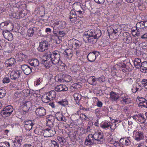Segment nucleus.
<instances>
[{
  "instance_id": "obj_14",
  "label": "nucleus",
  "mask_w": 147,
  "mask_h": 147,
  "mask_svg": "<svg viewBox=\"0 0 147 147\" xmlns=\"http://www.w3.org/2000/svg\"><path fill=\"white\" fill-rule=\"evenodd\" d=\"M66 24L65 21H59L57 22L54 23L53 26H51L53 28V27H56V29L58 28V30L62 29L64 28L66 26Z\"/></svg>"
},
{
  "instance_id": "obj_2",
  "label": "nucleus",
  "mask_w": 147,
  "mask_h": 147,
  "mask_svg": "<svg viewBox=\"0 0 147 147\" xmlns=\"http://www.w3.org/2000/svg\"><path fill=\"white\" fill-rule=\"evenodd\" d=\"M51 54H46L43 56L41 63L44 65L47 68H48L52 66Z\"/></svg>"
},
{
  "instance_id": "obj_35",
  "label": "nucleus",
  "mask_w": 147,
  "mask_h": 147,
  "mask_svg": "<svg viewBox=\"0 0 147 147\" xmlns=\"http://www.w3.org/2000/svg\"><path fill=\"white\" fill-rule=\"evenodd\" d=\"M131 100L129 97L127 96L123 100H121L120 102L123 104H127L131 102Z\"/></svg>"
},
{
  "instance_id": "obj_53",
  "label": "nucleus",
  "mask_w": 147,
  "mask_h": 147,
  "mask_svg": "<svg viewBox=\"0 0 147 147\" xmlns=\"http://www.w3.org/2000/svg\"><path fill=\"white\" fill-rule=\"evenodd\" d=\"M23 92L24 94V95L26 96H29L30 94V92L29 90L26 89L23 90Z\"/></svg>"
},
{
  "instance_id": "obj_27",
  "label": "nucleus",
  "mask_w": 147,
  "mask_h": 147,
  "mask_svg": "<svg viewBox=\"0 0 147 147\" xmlns=\"http://www.w3.org/2000/svg\"><path fill=\"white\" fill-rule=\"evenodd\" d=\"M34 123L31 120H29L25 122V127L27 130L30 131L32 128Z\"/></svg>"
},
{
  "instance_id": "obj_21",
  "label": "nucleus",
  "mask_w": 147,
  "mask_h": 147,
  "mask_svg": "<svg viewBox=\"0 0 147 147\" xmlns=\"http://www.w3.org/2000/svg\"><path fill=\"white\" fill-rule=\"evenodd\" d=\"M16 61L15 59L13 58H11L5 61V65L8 67H11L14 66L15 64Z\"/></svg>"
},
{
  "instance_id": "obj_45",
  "label": "nucleus",
  "mask_w": 147,
  "mask_h": 147,
  "mask_svg": "<svg viewBox=\"0 0 147 147\" xmlns=\"http://www.w3.org/2000/svg\"><path fill=\"white\" fill-rule=\"evenodd\" d=\"M143 22L142 21H141L140 22L137 23L136 24V30H141V29L140 26V24L142 25V27H143L144 26L143 24Z\"/></svg>"
},
{
  "instance_id": "obj_32",
  "label": "nucleus",
  "mask_w": 147,
  "mask_h": 147,
  "mask_svg": "<svg viewBox=\"0 0 147 147\" xmlns=\"http://www.w3.org/2000/svg\"><path fill=\"white\" fill-rule=\"evenodd\" d=\"M111 99L112 100L116 101L119 98V96L113 92H111L110 94Z\"/></svg>"
},
{
  "instance_id": "obj_6",
  "label": "nucleus",
  "mask_w": 147,
  "mask_h": 147,
  "mask_svg": "<svg viewBox=\"0 0 147 147\" xmlns=\"http://www.w3.org/2000/svg\"><path fill=\"white\" fill-rule=\"evenodd\" d=\"M103 135V134L101 132H95L93 135L95 142L97 141L98 143L101 144L104 141Z\"/></svg>"
},
{
  "instance_id": "obj_29",
  "label": "nucleus",
  "mask_w": 147,
  "mask_h": 147,
  "mask_svg": "<svg viewBox=\"0 0 147 147\" xmlns=\"http://www.w3.org/2000/svg\"><path fill=\"white\" fill-rule=\"evenodd\" d=\"M5 50V52L11 53L13 48L12 45L9 44L8 43H6L4 47V49Z\"/></svg>"
},
{
  "instance_id": "obj_50",
  "label": "nucleus",
  "mask_w": 147,
  "mask_h": 147,
  "mask_svg": "<svg viewBox=\"0 0 147 147\" xmlns=\"http://www.w3.org/2000/svg\"><path fill=\"white\" fill-rule=\"evenodd\" d=\"M76 14H77V16H78V17L81 18L83 17V14L82 13V11L79 10L76 11Z\"/></svg>"
},
{
  "instance_id": "obj_3",
  "label": "nucleus",
  "mask_w": 147,
  "mask_h": 147,
  "mask_svg": "<svg viewBox=\"0 0 147 147\" xmlns=\"http://www.w3.org/2000/svg\"><path fill=\"white\" fill-rule=\"evenodd\" d=\"M13 24L9 20L2 22L0 24V28L3 32L5 30L9 31L13 30Z\"/></svg>"
},
{
  "instance_id": "obj_47",
  "label": "nucleus",
  "mask_w": 147,
  "mask_h": 147,
  "mask_svg": "<svg viewBox=\"0 0 147 147\" xmlns=\"http://www.w3.org/2000/svg\"><path fill=\"white\" fill-rule=\"evenodd\" d=\"M141 84L146 88L147 89V79H144L141 82Z\"/></svg>"
},
{
  "instance_id": "obj_28",
  "label": "nucleus",
  "mask_w": 147,
  "mask_h": 147,
  "mask_svg": "<svg viewBox=\"0 0 147 147\" xmlns=\"http://www.w3.org/2000/svg\"><path fill=\"white\" fill-rule=\"evenodd\" d=\"M141 59L138 58H136L134 61V65L137 68H140L141 69H144L141 68Z\"/></svg>"
},
{
  "instance_id": "obj_19",
  "label": "nucleus",
  "mask_w": 147,
  "mask_h": 147,
  "mask_svg": "<svg viewBox=\"0 0 147 147\" xmlns=\"http://www.w3.org/2000/svg\"><path fill=\"white\" fill-rule=\"evenodd\" d=\"M20 68L24 74L26 75H29L32 72L31 68L26 64L22 65Z\"/></svg>"
},
{
  "instance_id": "obj_16",
  "label": "nucleus",
  "mask_w": 147,
  "mask_h": 147,
  "mask_svg": "<svg viewBox=\"0 0 147 147\" xmlns=\"http://www.w3.org/2000/svg\"><path fill=\"white\" fill-rule=\"evenodd\" d=\"M123 41L125 43L128 44L131 42L132 37L131 34L127 32L123 34Z\"/></svg>"
},
{
  "instance_id": "obj_23",
  "label": "nucleus",
  "mask_w": 147,
  "mask_h": 147,
  "mask_svg": "<svg viewBox=\"0 0 147 147\" xmlns=\"http://www.w3.org/2000/svg\"><path fill=\"white\" fill-rule=\"evenodd\" d=\"M77 14L76 11L74 10H71L70 13L69 18L70 21L72 22H74L77 20Z\"/></svg>"
},
{
  "instance_id": "obj_8",
  "label": "nucleus",
  "mask_w": 147,
  "mask_h": 147,
  "mask_svg": "<svg viewBox=\"0 0 147 147\" xmlns=\"http://www.w3.org/2000/svg\"><path fill=\"white\" fill-rule=\"evenodd\" d=\"M21 107L23 110L25 112L30 111L32 109V104L29 101H26L22 103Z\"/></svg>"
},
{
  "instance_id": "obj_7",
  "label": "nucleus",
  "mask_w": 147,
  "mask_h": 147,
  "mask_svg": "<svg viewBox=\"0 0 147 147\" xmlns=\"http://www.w3.org/2000/svg\"><path fill=\"white\" fill-rule=\"evenodd\" d=\"M62 76V74L57 75L55 78V81L60 82H63L64 81L66 82H69L70 81L71 77L70 76L67 75L65 76L63 78L61 77Z\"/></svg>"
},
{
  "instance_id": "obj_30",
  "label": "nucleus",
  "mask_w": 147,
  "mask_h": 147,
  "mask_svg": "<svg viewBox=\"0 0 147 147\" xmlns=\"http://www.w3.org/2000/svg\"><path fill=\"white\" fill-rule=\"evenodd\" d=\"M29 64L31 66L34 67L38 66L39 64V61L36 59H33L29 61Z\"/></svg>"
},
{
  "instance_id": "obj_44",
  "label": "nucleus",
  "mask_w": 147,
  "mask_h": 147,
  "mask_svg": "<svg viewBox=\"0 0 147 147\" xmlns=\"http://www.w3.org/2000/svg\"><path fill=\"white\" fill-rule=\"evenodd\" d=\"M2 81L3 83L4 84L8 83L10 82V80L8 76H6L4 77Z\"/></svg>"
},
{
  "instance_id": "obj_5",
  "label": "nucleus",
  "mask_w": 147,
  "mask_h": 147,
  "mask_svg": "<svg viewBox=\"0 0 147 147\" xmlns=\"http://www.w3.org/2000/svg\"><path fill=\"white\" fill-rule=\"evenodd\" d=\"M13 107L11 105L6 107L1 112V114L4 117H6L10 116L13 111Z\"/></svg>"
},
{
  "instance_id": "obj_56",
  "label": "nucleus",
  "mask_w": 147,
  "mask_h": 147,
  "mask_svg": "<svg viewBox=\"0 0 147 147\" xmlns=\"http://www.w3.org/2000/svg\"><path fill=\"white\" fill-rule=\"evenodd\" d=\"M51 142L52 143V144L51 145V146H59V144L58 143V142H57V141H55L54 140H51Z\"/></svg>"
},
{
  "instance_id": "obj_49",
  "label": "nucleus",
  "mask_w": 147,
  "mask_h": 147,
  "mask_svg": "<svg viewBox=\"0 0 147 147\" xmlns=\"http://www.w3.org/2000/svg\"><path fill=\"white\" fill-rule=\"evenodd\" d=\"M140 45L143 49H146L147 48V43L145 42L141 43Z\"/></svg>"
},
{
  "instance_id": "obj_4",
  "label": "nucleus",
  "mask_w": 147,
  "mask_h": 147,
  "mask_svg": "<svg viewBox=\"0 0 147 147\" xmlns=\"http://www.w3.org/2000/svg\"><path fill=\"white\" fill-rule=\"evenodd\" d=\"M51 55L52 64L55 65L59 63L60 59V52L57 50L51 53Z\"/></svg>"
},
{
  "instance_id": "obj_63",
  "label": "nucleus",
  "mask_w": 147,
  "mask_h": 147,
  "mask_svg": "<svg viewBox=\"0 0 147 147\" xmlns=\"http://www.w3.org/2000/svg\"><path fill=\"white\" fill-rule=\"evenodd\" d=\"M143 24L144 26L143 27L145 28H147V21H143Z\"/></svg>"
},
{
  "instance_id": "obj_51",
  "label": "nucleus",
  "mask_w": 147,
  "mask_h": 147,
  "mask_svg": "<svg viewBox=\"0 0 147 147\" xmlns=\"http://www.w3.org/2000/svg\"><path fill=\"white\" fill-rule=\"evenodd\" d=\"M80 117L83 119L84 120L88 121L90 120L89 118L85 114H81L80 115Z\"/></svg>"
},
{
  "instance_id": "obj_31",
  "label": "nucleus",
  "mask_w": 147,
  "mask_h": 147,
  "mask_svg": "<svg viewBox=\"0 0 147 147\" xmlns=\"http://www.w3.org/2000/svg\"><path fill=\"white\" fill-rule=\"evenodd\" d=\"M118 68L120 70H122L123 72H126L128 69H127L126 65L123 63H119L118 65Z\"/></svg>"
},
{
  "instance_id": "obj_64",
  "label": "nucleus",
  "mask_w": 147,
  "mask_h": 147,
  "mask_svg": "<svg viewBox=\"0 0 147 147\" xmlns=\"http://www.w3.org/2000/svg\"><path fill=\"white\" fill-rule=\"evenodd\" d=\"M42 82V80L41 79L39 78L36 81V85H39L40 83H41Z\"/></svg>"
},
{
  "instance_id": "obj_55",
  "label": "nucleus",
  "mask_w": 147,
  "mask_h": 147,
  "mask_svg": "<svg viewBox=\"0 0 147 147\" xmlns=\"http://www.w3.org/2000/svg\"><path fill=\"white\" fill-rule=\"evenodd\" d=\"M48 96H44L42 97V100L45 103H47L50 101V100H49Z\"/></svg>"
},
{
  "instance_id": "obj_39",
  "label": "nucleus",
  "mask_w": 147,
  "mask_h": 147,
  "mask_svg": "<svg viewBox=\"0 0 147 147\" xmlns=\"http://www.w3.org/2000/svg\"><path fill=\"white\" fill-rule=\"evenodd\" d=\"M34 33V29L33 28H30L28 29L27 31V35L29 36H32Z\"/></svg>"
},
{
  "instance_id": "obj_1",
  "label": "nucleus",
  "mask_w": 147,
  "mask_h": 147,
  "mask_svg": "<svg viewBox=\"0 0 147 147\" xmlns=\"http://www.w3.org/2000/svg\"><path fill=\"white\" fill-rule=\"evenodd\" d=\"M102 34L101 31L98 29L90 30L84 32L83 36V40L86 42L92 44L96 43Z\"/></svg>"
},
{
  "instance_id": "obj_48",
  "label": "nucleus",
  "mask_w": 147,
  "mask_h": 147,
  "mask_svg": "<svg viewBox=\"0 0 147 147\" xmlns=\"http://www.w3.org/2000/svg\"><path fill=\"white\" fill-rule=\"evenodd\" d=\"M58 103L63 106H65L67 105V100L60 101L58 102Z\"/></svg>"
},
{
  "instance_id": "obj_52",
  "label": "nucleus",
  "mask_w": 147,
  "mask_h": 147,
  "mask_svg": "<svg viewBox=\"0 0 147 147\" xmlns=\"http://www.w3.org/2000/svg\"><path fill=\"white\" fill-rule=\"evenodd\" d=\"M126 83L128 84H131L133 83L132 79L130 78H127L125 81Z\"/></svg>"
},
{
  "instance_id": "obj_38",
  "label": "nucleus",
  "mask_w": 147,
  "mask_h": 147,
  "mask_svg": "<svg viewBox=\"0 0 147 147\" xmlns=\"http://www.w3.org/2000/svg\"><path fill=\"white\" fill-rule=\"evenodd\" d=\"M56 120H58L59 121H66V119L65 118V116L61 114H59V116L56 118Z\"/></svg>"
},
{
  "instance_id": "obj_41",
  "label": "nucleus",
  "mask_w": 147,
  "mask_h": 147,
  "mask_svg": "<svg viewBox=\"0 0 147 147\" xmlns=\"http://www.w3.org/2000/svg\"><path fill=\"white\" fill-rule=\"evenodd\" d=\"M81 84L80 82L74 83L73 84L72 87L75 89H80L81 88V86L80 84Z\"/></svg>"
},
{
  "instance_id": "obj_12",
  "label": "nucleus",
  "mask_w": 147,
  "mask_h": 147,
  "mask_svg": "<svg viewBox=\"0 0 147 147\" xmlns=\"http://www.w3.org/2000/svg\"><path fill=\"white\" fill-rule=\"evenodd\" d=\"M99 54V52L96 51H93L90 52L87 56L88 59L89 61L93 62L96 59V56H97Z\"/></svg>"
},
{
  "instance_id": "obj_59",
  "label": "nucleus",
  "mask_w": 147,
  "mask_h": 147,
  "mask_svg": "<svg viewBox=\"0 0 147 147\" xmlns=\"http://www.w3.org/2000/svg\"><path fill=\"white\" fill-rule=\"evenodd\" d=\"M94 1L98 4H102L105 1V0H94Z\"/></svg>"
},
{
  "instance_id": "obj_37",
  "label": "nucleus",
  "mask_w": 147,
  "mask_h": 147,
  "mask_svg": "<svg viewBox=\"0 0 147 147\" xmlns=\"http://www.w3.org/2000/svg\"><path fill=\"white\" fill-rule=\"evenodd\" d=\"M69 50H67V51H65V55L64 56L65 57L69 59L71 58L73 56L72 53L71 52L69 51Z\"/></svg>"
},
{
  "instance_id": "obj_40",
  "label": "nucleus",
  "mask_w": 147,
  "mask_h": 147,
  "mask_svg": "<svg viewBox=\"0 0 147 147\" xmlns=\"http://www.w3.org/2000/svg\"><path fill=\"white\" fill-rule=\"evenodd\" d=\"M6 43L5 40L0 39V50L4 49Z\"/></svg>"
},
{
  "instance_id": "obj_34",
  "label": "nucleus",
  "mask_w": 147,
  "mask_h": 147,
  "mask_svg": "<svg viewBox=\"0 0 147 147\" xmlns=\"http://www.w3.org/2000/svg\"><path fill=\"white\" fill-rule=\"evenodd\" d=\"M16 57L19 58L20 60H24L27 57L26 55L24 54L22 52L17 53L16 55Z\"/></svg>"
},
{
  "instance_id": "obj_15",
  "label": "nucleus",
  "mask_w": 147,
  "mask_h": 147,
  "mask_svg": "<svg viewBox=\"0 0 147 147\" xmlns=\"http://www.w3.org/2000/svg\"><path fill=\"white\" fill-rule=\"evenodd\" d=\"M35 113L39 117H42L46 115V111L43 107H40L36 109Z\"/></svg>"
},
{
  "instance_id": "obj_10",
  "label": "nucleus",
  "mask_w": 147,
  "mask_h": 147,
  "mask_svg": "<svg viewBox=\"0 0 147 147\" xmlns=\"http://www.w3.org/2000/svg\"><path fill=\"white\" fill-rule=\"evenodd\" d=\"M55 134V130L49 127L44 130L43 135L45 137H49L53 136Z\"/></svg>"
},
{
  "instance_id": "obj_46",
  "label": "nucleus",
  "mask_w": 147,
  "mask_h": 147,
  "mask_svg": "<svg viewBox=\"0 0 147 147\" xmlns=\"http://www.w3.org/2000/svg\"><path fill=\"white\" fill-rule=\"evenodd\" d=\"M141 64V68L144 69H142V70H144L145 69V70H147V61H144Z\"/></svg>"
},
{
  "instance_id": "obj_18",
  "label": "nucleus",
  "mask_w": 147,
  "mask_h": 147,
  "mask_svg": "<svg viewBox=\"0 0 147 147\" xmlns=\"http://www.w3.org/2000/svg\"><path fill=\"white\" fill-rule=\"evenodd\" d=\"M56 120V118L52 115L49 116L48 120H47V125L49 126L50 128L53 127L54 124Z\"/></svg>"
},
{
  "instance_id": "obj_58",
  "label": "nucleus",
  "mask_w": 147,
  "mask_h": 147,
  "mask_svg": "<svg viewBox=\"0 0 147 147\" xmlns=\"http://www.w3.org/2000/svg\"><path fill=\"white\" fill-rule=\"evenodd\" d=\"M110 125V123L109 122H105L104 124L102 125V127L104 128H106L109 127Z\"/></svg>"
},
{
  "instance_id": "obj_60",
  "label": "nucleus",
  "mask_w": 147,
  "mask_h": 147,
  "mask_svg": "<svg viewBox=\"0 0 147 147\" xmlns=\"http://www.w3.org/2000/svg\"><path fill=\"white\" fill-rule=\"evenodd\" d=\"M136 116L138 118H139V117H140L141 118H143V120H144V121H143L144 122L145 120V119L144 118V115L140 113L139 114H138V115H136Z\"/></svg>"
},
{
  "instance_id": "obj_25",
  "label": "nucleus",
  "mask_w": 147,
  "mask_h": 147,
  "mask_svg": "<svg viewBox=\"0 0 147 147\" xmlns=\"http://www.w3.org/2000/svg\"><path fill=\"white\" fill-rule=\"evenodd\" d=\"M3 34L4 38L9 41H11L13 39L12 34L9 31H3Z\"/></svg>"
},
{
  "instance_id": "obj_9",
  "label": "nucleus",
  "mask_w": 147,
  "mask_h": 147,
  "mask_svg": "<svg viewBox=\"0 0 147 147\" xmlns=\"http://www.w3.org/2000/svg\"><path fill=\"white\" fill-rule=\"evenodd\" d=\"M48 42L45 40L40 42L39 46L38 48V50L40 52L44 51L47 50L49 47Z\"/></svg>"
},
{
  "instance_id": "obj_57",
  "label": "nucleus",
  "mask_w": 147,
  "mask_h": 147,
  "mask_svg": "<svg viewBox=\"0 0 147 147\" xmlns=\"http://www.w3.org/2000/svg\"><path fill=\"white\" fill-rule=\"evenodd\" d=\"M49 94L54 99L56 97V93L55 91L54 90L51 91L49 92Z\"/></svg>"
},
{
  "instance_id": "obj_26",
  "label": "nucleus",
  "mask_w": 147,
  "mask_h": 147,
  "mask_svg": "<svg viewBox=\"0 0 147 147\" xmlns=\"http://www.w3.org/2000/svg\"><path fill=\"white\" fill-rule=\"evenodd\" d=\"M23 138L22 137H20L17 139L13 141L14 147H21L22 144Z\"/></svg>"
},
{
  "instance_id": "obj_17",
  "label": "nucleus",
  "mask_w": 147,
  "mask_h": 147,
  "mask_svg": "<svg viewBox=\"0 0 147 147\" xmlns=\"http://www.w3.org/2000/svg\"><path fill=\"white\" fill-rule=\"evenodd\" d=\"M22 73L21 71L16 70L11 73L10 78L11 79L15 80L20 77V74Z\"/></svg>"
},
{
  "instance_id": "obj_22",
  "label": "nucleus",
  "mask_w": 147,
  "mask_h": 147,
  "mask_svg": "<svg viewBox=\"0 0 147 147\" xmlns=\"http://www.w3.org/2000/svg\"><path fill=\"white\" fill-rule=\"evenodd\" d=\"M134 134H135V139L137 141H139L142 140L144 138V136L142 132L137 131H134Z\"/></svg>"
},
{
  "instance_id": "obj_24",
  "label": "nucleus",
  "mask_w": 147,
  "mask_h": 147,
  "mask_svg": "<svg viewBox=\"0 0 147 147\" xmlns=\"http://www.w3.org/2000/svg\"><path fill=\"white\" fill-rule=\"evenodd\" d=\"M55 90L57 92L61 91H66L68 90V88L65 85L60 84L57 86L55 88Z\"/></svg>"
},
{
  "instance_id": "obj_11",
  "label": "nucleus",
  "mask_w": 147,
  "mask_h": 147,
  "mask_svg": "<svg viewBox=\"0 0 147 147\" xmlns=\"http://www.w3.org/2000/svg\"><path fill=\"white\" fill-rule=\"evenodd\" d=\"M53 33L57 36L59 35L60 37H63L66 35L67 32V31L65 29L63 30H57L55 27H53Z\"/></svg>"
},
{
  "instance_id": "obj_33",
  "label": "nucleus",
  "mask_w": 147,
  "mask_h": 147,
  "mask_svg": "<svg viewBox=\"0 0 147 147\" xmlns=\"http://www.w3.org/2000/svg\"><path fill=\"white\" fill-rule=\"evenodd\" d=\"M74 100L77 104H78L82 98V96L78 93H75L73 95Z\"/></svg>"
},
{
  "instance_id": "obj_13",
  "label": "nucleus",
  "mask_w": 147,
  "mask_h": 147,
  "mask_svg": "<svg viewBox=\"0 0 147 147\" xmlns=\"http://www.w3.org/2000/svg\"><path fill=\"white\" fill-rule=\"evenodd\" d=\"M70 45H71L73 48L78 49L82 45L81 42L73 38L69 41Z\"/></svg>"
},
{
  "instance_id": "obj_20",
  "label": "nucleus",
  "mask_w": 147,
  "mask_h": 147,
  "mask_svg": "<svg viewBox=\"0 0 147 147\" xmlns=\"http://www.w3.org/2000/svg\"><path fill=\"white\" fill-rule=\"evenodd\" d=\"M96 143L93 135L92 134H89L86 138L85 142V144L87 145H90L93 143Z\"/></svg>"
},
{
  "instance_id": "obj_62",
  "label": "nucleus",
  "mask_w": 147,
  "mask_h": 147,
  "mask_svg": "<svg viewBox=\"0 0 147 147\" xmlns=\"http://www.w3.org/2000/svg\"><path fill=\"white\" fill-rule=\"evenodd\" d=\"M102 105V103L101 101H98L97 103V105L99 107H101Z\"/></svg>"
},
{
  "instance_id": "obj_42",
  "label": "nucleus",
  "mask_w": 147,
  "mask_h": 147,
  "mask_svg": "<svg viewBox=\"0 0 147 147\" xmlns=\"http://www.w3.org/2000/svg\"><path fill=\"white\" fill-rule=\"evenodd\" d=\"M56 141L58 142V143H60L61 144H63V142H65L64 138H63L60 137H58L57 138Z\"/></svg>"
},
{
  "instance_id": "obj_36",
  "label": "nucleus",
  "mask_w": 147,
  "mask_h": 147,
  "mask_svg": "<svg viewBox=\"0 0 147 147\" xmlns=\"http://www.w3.org/2000/svg\"><path fill=\"white\" fill-rule=\"evenodd\" d=\"M44 130L39 127H37L35 129L34 132L36 134L41 135L44 133Z\"/></svg>"
},
{
  "instance_id": "obj_43",
  "label": "nucleus",
  "mask_w": 147,
  "mask_h": 147,
  "mask_svg": "<svg viewBox=\"0 0 147 147\" xmlns=\"http://www.w3.org/2000/svg\"><path fill=\"white\" fill-rule=\"evenodd\" d=\"M6 93L5 90L4 89H0V98L4 97Z\"/></svg>"
},
{
  "instance_id": "obj_61",
  "label": "nucleus",
  "mask_w": 147,
  "mask_h": 147,
  "mask_svg": "<svg viewBox=\"0 0 147 147\" xmlns=\"http://www.w3.org/2000/svg\"><path fill=\"white\" fill-rule=\"evenodd\" d=\"M125 144L126 146L129 145L131 144L130 140L128 139L125 140Z\"/></svg>"
},
{
  "instance_id": "obj_54",
  "label": "nucleus",
  "mask_w": 147,
  "mask_h": 147,
  "mask_svg": "<svg viewBox=\"0 0 147 147\" xmlns=\"http://www.w3.org/2000/svg\"><path fill=\"white\" fill-rule=\"evenodd\" d=\"M97 81L100 82H103L105 81V77L103 76H102L98 78H96Z\"/></svg>"
}]
</instances>
